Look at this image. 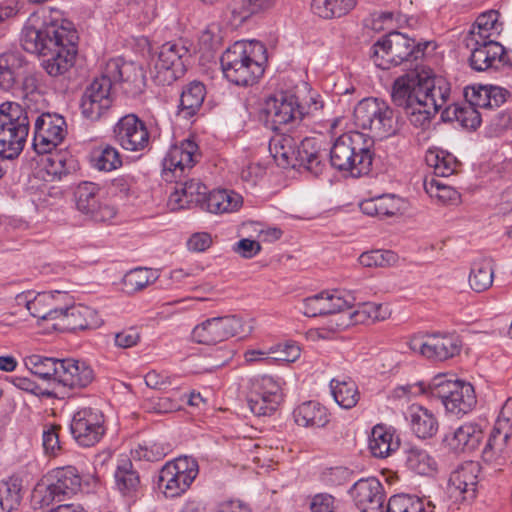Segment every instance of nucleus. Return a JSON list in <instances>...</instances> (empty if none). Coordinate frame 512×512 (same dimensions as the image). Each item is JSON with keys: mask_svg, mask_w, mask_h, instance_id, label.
<instances>
[{"mask_svg": "<svg viewBox=\"0 0 512 512\" xmlns=\"http://www.w3.org/2000/svg\"><path fill=\"white\" fill-rule=\"evenodd\" d=\"M449 93L444 79L436 77L430 69L416 67L395 79L391 97L396 106L403 108L413 126L426 129Z\"/></svg>", "mask_w": 512, "mask_h": 512, "instance_id": "f257e3e1", "label": "nucleus"}, {"mask_svg": "<svg viewBox=\"0 0 512 512\" xmlns=\"http://www.w3.org/2000/svg\"><path fill=\"white\" fill-rule=\"evenodd\" d=\"M78 34L68 20L44 23L41 27L26 24L21 45L29 53L42 56V67L51 77L68 72L75 63Z\"/></svg>", "mask_w": 512, "mask_h": 512, "instance_id": "f03ea898", "label": "nucleus"}, {"mask_svg": "<svg viewBox=\"0 0 512 512\" xmlns=\"http://www.w3.org/2000/svg\"><path fill=\"white\" fill-rule=\"evenodd\" d=\"M192 82L181 92L175 125L188 132L180 145H173L162 161V178L166 182L175 181V189L170 194L168 205L171 210L188 209L192 202Z\"/></svg>", "mask_w": 512, "mask_h": 512, "instance_id": "7ed1b4c3", "label": "nucleus"}, {"mask_svg": "<svg viewBox=\"0 0 512 512\" xmlns=\"http://www.w3.org/2000/svg\"><path fill=\"white\" fill-rule=\"evenodd\" d=\"M264 53L265 48L259 42H235L220 58L224 76L238 86L256 83L264 73Z\"/></svg>", "mask_w": 512, "mask_h": 512, "instance_id": "20e7f679", "label": "nucleus"}, {"mask_svg": "<svg viewBox=\"0 0 512 512\" xmlns=\"http://www.w3.org/2000/svg\"><path fill=\"white\" fill-rule=\"evenodd\" d=\"M373 140L364 133L352 131L337 137L330 148V164L352 177H360L371 171L374 152Z\"/></svg>", "mask_w": 512, "mask_h": 512, "instance_id": "39448f33", "label": "nucleus"}, {"mask_svg": "<svg viewBox=\"0 0 512 512\" xmlns=\"http://www.w3.org/2000/svg\"><path fill=\"white\" fill-rule=\"evenodd\" d=\"M252 329L250 324L236 315L211 317L194 326V341L206 345L207 355L212 358L208 365H195L198 368L197 372L212 371L223 366L224 361L217 359L213 354L218 352L214 346L231 337L244 338L252 332Z\"/></svg>", "mask_w": 512, "mask_h": 512, "instance_id": "423d86ee", "label": "nucleus"}, {"mask_svg": "<svg viewBox=\"0 0 512 512\" xmlns=\"http://www.w3.org/2000/svg\"><path fill=\"white\" fill-rule=\"evenodd\" d=\"M35 116L32 107L16 102H4L0 105V156L14 159L23 151L30 122Z\"/></svg>", "mask_w": 512, "mask_h": 512, "instance_id": "0eeeda50", "label": "nucleus"}, {"mask_svg": "<svg viewBox=\"0 0 512 512\" xmlns=\"http://www.w3.org/2000/svg\"><path fill=\"white\" fill-rule=\"evenodd\" d=\"M353 123L379 139L392 136L398 130L394 110L377 98H365L358 102L353 111Z\"/></svg>", "mask_w": 512, "mask_h": 512, "instance_id": "6e6552de", "label": "nucleus"}, {"mask_svg": "<svg viewBox=\"0 0 512 512\" xmlns=\"http://www.w3.org/2000/svg\"><path fill=\"white\" fill-rule=\"evenodd\" d=\"M430 397L437 398L447 412L460 416L470 412L477 403L474 387L461 380L435 376L429 384Z\"/></svg>", "mask_w": 512, "mask_h": 512, "instance_id": "1a4fd4ad", "label": "nucleus"}, {"mask_svg": "<svg viewBox=\"0 0 512 512\" xmlns=\"http://www.w3.org/2000/svg\"><path fill=\"white\" fill-rule=\"evenodd\" d=\"M372 58L377 67L388 70L407 61L414 54L420 53L415 41L403 33L391 31L380 38L372 47Z\"/></svg>", "mask_w": 512, "mask_h": 512, "instance_id": "9d476101", "label": "nucleus"}, {"mask_svg": "<svg viewBox=\"0 0 512 512\" xmlns=\"http://www.w3.org/2000/svg\"><path fill=\"white\" fill-rule=\"evenodd\" d=\"M35 116L33 148L38 154L50 153L63 142L67 134V124L63 116L57 113L43 112L32 108Z\"/></svg>", "mask_w": 512, "mask_h": 512, "instance_id": "9b49d317", "label": "nucleus"}, {"mask_svg": "<svg viewBox=\"0 0 512 512\" xmlns=\"http://www.w3.org/2000/svg\"><path fill=\"white\" fill-rule=\"evenodd\" d=\"M101 74L110 82L112 88L119 84L122 91L128 96L135 97L144 90V72L134 62H127L122 58L110 59Z\"/></svg>", "mask_w": 512, "mask_h": 512, "instance_id": "f8f14e48", "label": "nucleus"}, {"mask_svg": "<svg viewBox=\"0 0 512 512\" xmlns=\"http://www.w3.org/2000/svg\"><path fill=\"white\" fill-rule=\"evenodd\" d=\"M411 351L432 361H445L459 355L461 341L453 334H431L413 337L408 342Z\"/></svg>", "mask_w": 512, "mask_h": 512, "instance_id": "ddd939ff", "label": "nucleus"}, {"mask_svg": "<svg viewBox=\"0 0 512 512\" xmlns=\"http://www.w3.org/2000/svg\"><path fill=\"white\" fill-rule=\"evenodd\" d=\"M112 103L111 84L101 74L85 88L80 100L81 114L87 120L98 121L107 114Z\"/></svg>", "mask_w": 512, "mask_h": 512, "instance_id": "4468645a", "label": "nucleus"}, {"mask_svg": "<svg viewBox=\"0 0 512 512\" xmlns=\"http://www.w3.org/2000/svg\"><path fill=\"white\" fill-rule=\"evenodd\" d=\"M192 485V466L188 456L166 463L159 472L158 486L166 497H180Z\"/></svg>", "mask_w": 512, "mask_h": 512, "instance_id": "2eb2a0df", "label": "nucleus"}, {"mask_svg": "<svg viewBox=\"0 0 512 512\" xmlns=\"http://www.w3.org/2000/svg\"><path fill=\"white\" fill-rule=\"evenodd\" d=\"M70 429L79 445L94 446L104 435V416L98 409L90 407L80 409L74 414Z\"/></svg>", "mask_w": 512, "mask_h": 512, "instance_id": "dca6fc26", "label": "nucleus"}, {"mask_svg": "<svg viewBox=\"0 0 512 512\" xmlns=\"http://www.w3.org/2000/svg\"><path fill=\"white\" fill-rule=\"evenodd\" d=\"M281 401V387L271 376L265 375L253 381L248 406L255 415H271Z\"/></svg>", "mask_w": 512, "mask_h": 512, "instance_id": "f3484780", "label": "nucleus"}, {"mask_svg": "<svg viewBox=\"0 0 512 512\" xmlns=\"http://www.w3.org/2000/svg\"><path fill=\"white\" fill-rule=\"evenodd\" d=\"M479 472L478 462L467 461L459 465L449 477V498L455 503L472 501L476 497Z\"/></svg>", "mask_w": 512, "mask_h": 512, "instance_id": "a211bd4d", "label": "nucleus"}, {"mask_svg": "<svg viewBox=\"0 0 512 512\" xmlns=\"http://www.w3.org/2000/svg\"><path fill=\"white\" fill-rule=\"evenodd\" d=\"M113 133L116 142L127 151H142L149 145L146 124L135 114L123 116L114 126Z\"/></svg>", "mask_w": 512, "mask_h": 512, "instance_id": "6ab92c4d", "label": "nucleus"}, {"mask_svg": "<svg viewBox=\"0 0 512 512\" xmlns=\"http://www.w3.org/2000/svg\"><path fill=\"white\" fill-rule=\"evenodd\" d=\"M100 186L93 182H81L74 191L77 209L97 222L112 219L116 211L113 207L102 205L100 201Z\"/></svg>", "mask_w": 512, "mask_h": 512, "instance_id": "aec40b11", "label": "nucleus"}, {"mask_svg": "<svg viewBox=\"0 0 512 512\" xmlns=\"http://www.w3.org/2000/svg\"><path fill=\"white\" fill-rule=\"evenodd\" d=\"M354 297L340 290L323 291L303 300V314L308 317L326 316L355 306Z\"/></svg>", "mask_w": 512, "mask_h": 512, "instance_id": "412c9836", "label": "nucleus"}, {"mask_svg": "<svg viewBox=\"0 0 512 512\" xmlns=\"http://www.w3.org/2000/svg\"><path fill=\"white\" fill-rule=\"evenodd\" d=\"M194 194V206L210 213L233 212L243 203L242 196L234 191H209L203 184L197 185Z\"/></svg>", "mask_w": 512, "mask_h": 512, "instance_id": "4be33fe9", "label": "nucleus"}, {"mask_svg": "<svg viewBox=\"0 0 512 512\" xmlns=\"http://www.w3.org/2000/svg\"><path fill=\"white\" fill-rule=\"evenodd\" d=\"M50 478L52 481L46 486L41 501L43 505H49L55 500L62 501V497L77 493L81 487V477L72 466L55 470Z\"/></svg>", "mask_w": 512, "mask_h": 512, "instance_id": "5701e85b", "label": "nucleus"}, {"mask_svg": "<svg viewBox=\"0 0 512 512\" xmlns=\"http://www.w3.org/2000/svg\"><path fill=\"white\" fill-rule=\"evenodd\" d=\"M466 47L471 49L470 66L476 71H485L500 63L505 53L504 47L495 40H479L474 36H467Z\"/></svg>", "mask_w": 512, "mask_h": 512, "instance_id": "b1692460", "label": "nucleus"}, {"mask_svg": "<svg viewBox=\"0 0 512 512\" xmlns=\"http://www.w3.org/2000/svg\"><path fill=\"white\" fill-rule=\"evenodd\" d=\"M355 505L361 512H384V488L374 477L358 480L351 489Z\"/></svg>", "mask_w": 512, "mask_h": 512, "instance_id": "393cba45", "label": "nucleus"}, {"mask_svg": "<svg viewBox=\"0 0 512 512\" xmlns=\"http://www.w3.org/2000/svg\"><path fill=\"white\" fill-rule=\"evenodd\" d=\"M298 95L290 92H281L268 99L266 103L267 115L272 123V129L280 130V126L301 121L298 116Z\"/></svg>", "mask_w": 512, "mask_h": 512, "instance_id": "a878e982", "label": "nucleus"}, {"mask_svg": "<svg viewBox=\"0 0 512 512\" xmlns=\"http://www.w3.org/2000/svg\"><path fill=\"white\" fill-rule=\"evenodd\" d=\"M483 438L484 432L481 426L468 422L446 434L443 442L453 453H466L477 449Z\"/></svg>", "mask_w": 512, "mask_h": 512, "instance_id": "bb28decb", "label": "nucleus"}, {"mask_svg": "<svg viewBox=\"0 0 512 512\" xmlns=\"http://www.w3.org/2000/svg\"><path fill=\"white\" fill-rule=\"evenodd\" d=\"M464 96L471 106L489 111L504 104L510 97V92L499 86L478 85L466 88Z\"/></svg>", "mask_w": 512, "mask_h": 512, "instance_id": "cd10ccee", "label": "nucleus"}, {"mask_svg": "<svg viewBox=\"0 0 512 512\" xmlns=\"http://www.w3.org/2000/svg\"><path fill=\"white\" fill-rule=\"evenodd\" d=\"M326 153L320 150L319 142L316 138L306 137L301 140L299 145H296L295 150V163L292 167L303 166L309 172L318 176L322 174L326 165L324 158Z\"/></svg>", "mask_w": 512, "mask_h": 512, "instance_id": "c85d7f7f", "label": "nucleus"}, {"mask_svg": "<svg viewBox=\"0 0 512 512\" xmlns=\"http://www.w3.org/2000/svg\"><path fill=\"white\" fill-rule=\"evenodd\" d=\"M93 379V370L86 362L75 359H62L57 382L63 386L81 389L91 384Z\"/></svg>", "mask_w": 512, "mask_h": 512, "instance_id": "c756f323", "label": "nucleus"}, {"mask_svg": "<svg viewBox=\"0 0 512 512\" xmlns=\"http://www.w3.org/2000/svg\"><path fill=\"white\" fill-rule=\"evenodd\" d=\"M61 312L59 325L67 331L93 329L99 324L97 313L84 305L61 307Z\"/></svg>", "mask_w": 512, "mask_h": 512, "instance_id": "7c9ffc66", "label": "nucleus"}, {"mask_svg": "<svg viewBox=\"0 0 512 512\" xmlns=\"http://www.w3.org/2000/svg\"><path fill=\"white\" fill-rule=\"evenodd\" d=\"M190 55L184 47L175 44H165L161 47L155 67L160 70H171L172 76L181 77L186 71V62Z\"/></svg>", "mask_w": 512, "mask_h": 512, "instance_id": "2f4dec72", "label": "nucleus"}, {"mask_svg": "<svg viewBox=\"0 0 512 512\" xmlns=\"http://www.w3.org/2000/svg\"><path fill=\"white\" fill-rule=\"evenodd\" d=\"M293 418L298 426L322 428L329 422V413L327 408L319 402L306 401L294 409Z\"/></svg>", "mask_w": 512, "mask_h": 512, "instance_id": "473e14b6", "label": "nucleus"}, {"mask_svg": "<svg viewBox=\"0 0 512 512\" xmlns=\"http://www.w3.org/2000/svg\"><path fill=\"white\" fill-rule=\"evenodd\" d=\"M65 294L55 292L33 293L29 306V313L32 317L40 320H55L61 316V307L57 305V299Z\"/></svg>", "mask_w": 512, "mask_h": 512, "instance_id": "72a5a7b5", "label": "nucleus"}, {"mask_svg": "<svg viewBox=\"0 0 512 512\" xmlns=\"http://www.w3.org/2000/svg\"><path fill=\"white\" fill-rule=\"evenodd\" d=\"M400 447V439L384 425L373 427L369 438V449L374 457L386 458Z\"/></svg>", "mask_w": 512, "mask_h": 512, "instance_id": "f704fd0d", "label": "nucleus"}, {"mask_svg": "<svg viewBox=\"0 0 512 512\" xmlns=\"http://www.w3.org/2000/svg\"><path fill=\"white\" fill-rule=\"evenodd\" d=\"M483 117H487V115H483L467 102L450 105L441 114L443 121H457L462 127L472 130L480 126Z\"/></svg>", "mask_w": 512, "mask_h": 512, "instance_id": "c9c22d12", "label": "nucleus"}, {"mask_svg": "<svg viewBox=\"0 0 512 512\" xmlns=\"http://www.w3.org/2000/svg\"><path fill=\"white\" fill-rule=\"evenodd\" d=\"M409 419L412 431L418 438L426 439L436 434L438 421L427 408L412 405L409 409Z\"/></svg>", "mask_w": 512, "mask_h": 512, "instance_id": "e433bc0d", "label": "nucleus"}, {"mask_svg": "<svg viewBox=\"0 0 512 512\" xmlns=\"http://www.w3.org/2000/svg\"><path fill=\"white\" fill-rule=\"evenodd\" d=\"M297 140L287 133H277L269 142V151L278 166L292 167L295 163Z\"/></svg>", "mask_w": 512, "mask_h": 512, "instance_id": "4c0bfd02", "label": "nucleus"}, {"mask_svg": "<svg viewBox=\"0 0 512 512\" xmlns=\"http://www.w3.org/2000/svg\"><path fill=\"white\" fill-rule=\"evenodd\" d=\"M24 60L16 53L0 55V89L10 91L21 74Z\"/></svg>", "mask_w": 512, "mask_h": 512, "instance_id": "58836bf2", "label": "nucleus"}, {"mask_svg": "<svg viewBox=\"0 0 512 512\" xmlns=\"http://www.w3.org/2000/svg\"><path fill=\"white\" fill-rule=\"evenodd\" d=\"M494 279L493 262L491 259L484 258L474 262L469 274V285L477 293L488 290Z\"/></svg>", "mask_w": 512, "mask_h": 512, "instance_id": "ea45409f", "label": "nucleus"}, {"mask_svg": "<svg viewBox=\"0 0 512 512\" xmlns=\"http://www.w3.org/2000/svg\"><path fill=\"white\" fill-rule=\"evenodd\" d=\"M331 393L336 403L345 409L353 408L359 401V391L356 383L351 379H332Z\"/></svg>", "mask_w": 512, "mask_h": 512, "instance_id": "a19ab883", "label": "nucleus"}, {"mask_svg": "<svg viewBox=\"0 0 512 512\" xmlns=\"http://www.w3.org/2000/svg\"><path fill=\"white\" fill-rule=\"evenodd\" d=\"M117 488L123 495L134 494L140 486V477L129 459L122 460L115 471Z\"/></svg>", "mask_w": 512, "mask_h": 512, "instance_id": "79ce46f5", "label": "nucleus"}, {"mask_svg": "<svg viewBox=\"0 0 512 512\" xmlns=\"http://www.w3.org/2000/svg\"><path fill=\"white\" fill-rule=\"evenodd\" d=\"M357 0H312L313 12L325 19L346 15L356 6Z\"/></svg>", "mask_w": 512, "mask_h": 512, "instance_id": "37998d69", "label": "nucleus"}, {"mask_svg": "<svg viewBox=\"0 0 512 512\" xmlns=\"http://www.w3.org/2000/svg\"><path fill=\"white\" fill-rule=\"evenodd\" d=\"M62 359L32 355L27 358L26 366L30 371L42 379H54L58 381V372H60Z\"/></svg>", "mask_w": 512, "mask_h": 512, "instance_id": "c03bdc74", "label": "nucleus"}, {"mask_svg": "<svg viewBox=\"0 0 512 512\" xmlns=\"http://www.w3.org/2000/svg\"><path fill=\"white\" fill-rule=\"evenodd\" d=\"M426 163L434 169L436 177H448L457 172L460 163L450 153L429 150L425 157Z\"/></svg>", "mask_w": 512, "mask_h": 512, "instance_id": "a18cd8bd", "label": "nucleus"}, {"mask_svg": "<svg viewBox=\"0 0 512 512\" xmlns=\"http://www.w3.org/2000/svg\"><path fill=\"white\" fill-rule=\"evenodd\" d=\"M498 18L499 13L496 10H489L482 14H480L472 29L470 30L468 36H474L479 40H492L491 36L493 32H497L498 30Z\"/></svg>", "mask_w": 512, "mask_h": 512, "instance_id": "49530a36", "label": "nucleus"}, {"mask_svg": "<svg viewBox=\"0 0 512 512\" xmlns=\"http://www.w3.org/2000/svg\"><path fill=\"white\" fill-rule=\"evenodd\" d=\"M509 438L505 437L502 432L493 429L482 451L483 460L488 463L501 464V461L505 458V447Z\"/></svg>", "mask_w": 512, "mask_h": 512, "instance_id": "de8ad7c7", "label": "nucleus"}, {"mask_svg": "<svg viewBox=\"0 0 512 512\" xmlns=\"http://www.w3.org/2000/svg\"><path fill=\"white\" fill-rule=\"evenodd\" d=\"M22 499L21 485L17 480L0 482V512H12Z\"/></svg>", "mask_w": 512, "mask_h": 512, "instance_id": "09e8293b", "label": "nucleus"}, {"mask_svg": "<svg viewBox=\"0 0 512 512\" xmlns=\"http://www.w3.org/2000/svg\"><path fill=\"white\" fill-rule=\"evenodd\" d=\"M406 465L407 467L420 474L426 475L434 469V460L428 455V453L417 447H410L406 451Z\"/></svg>", "mask_w": 512, "mask_h": 512, "instance_id": "8fccbe9b", "label": "nucleus"}, {"mask_svg": "<svg viewBox=\"0 0 512 512\" xmlns=\"http://www.w3.org/2000/svg\"><path fill=\"white\" fill-rule=\"evenodd\" d=\"M351 309L352 308L342 309L341 311L326 315V323L319 328V335L325 338L327 337L324 335L325 332L336 333L348 328L351 325H355Z\"/></svg>", "mask_w": 512, "mask_h": 512, "instance_id": "3c124183", "label": "nucleus"}, {"mask_svg": "<svg viewBox=\"0 0 512 512\" xmlns=\"http://www.w3.org/2000/svg\"><path fill=\"white\" fill-rule=\"evenodd\" d=\"M398 256L391 250H371L359 256V263L364 267H390L397 263Z\"/></svg>", "mask_w": 512, "mask_h": 512, "instance_id": "603ef678", "label": "nucleus"}, {"mask_svg": "<svg viewBox=\"0 0 512 512\" xmlns=\"http://www.w3.org/2000/svg\"><path fill=\"white\" fill-rule=\"evenodd\" d=\"M385 512H427L423 502L410 495L397 494L389 498Z\"/></svg>", "mask_w": 512, "mask_h": 512, "instance_id": "864d4df0", "label": "nucleus"}, {"mask_svg": "<svg viewBox=\"0 0 512 512\" xmlns=\"http://www.w3.org/2000/svg\"><path fill=\"white\" fill-rule=\"evenodd\" d=\"M155 279L156 277L151 269L136 268L124 276L123 283L129 293H134L144 289Z\"/></svg>", "mask_w": 512, "mask_h": 512, "instance_id": "5fc2aeb1", "label": "nucleus"}, {"mask_svg": "<svg viewBox=\"0 0 512 512\" xmlns=\"http://www.w3.org/2000/svg\"><path fill=\"white\" fill-rule=\"evenodd\" d=\"M93 165L100 171H112L122 165L118 150L110 145L105 146L99 153H94Z\"/></svg>", "mask_w": 512, "mask_h": 512, "instance_id": "6e6d98bb", "label": "nucleus"}, {"mask_svg": "<svg viewBox=\"0 0 512 512\" xmlns=\"http://www.w3.org/2000/svg\"><path fill=\"white\" fill-rule=\"evenodd\" d=\"M424 186L431 197H435L443 203H451L459 199V193L454 188L435 178L425 181Z\"/></svg>", "mask_w": 512, "mask_h": 512, "instance_id": "4d7b16f0", "label": "nucleus"}, {"mask_svg": "<svg viewBox=\"0 0 512 512\" xmlns=\"http://www.w3.org/2000/svg\"><path fill=\"white\" fill-rule=\"evenodd\" d=\"M298 116L301 121L309 115L314 114L323 108V102L317 93H310L308 96L300 98L298 95Z\"/></svg>", "mask_w": 512, "mask_h": 512, "instance_id": "13d9d810", "label": "nucleus"}, {"mask_svg": "<svg viewBox=\"0 0 512 512\" xmlns=\"http://www.w3.org/2000/svg\"><path fill=\"white\" fill-rule=\"evenodd\" d=\"M497 432H502L505 437L512 435V397L508 398L503 404L494 428Z\"/></svg>", "mask_w": 512, "mask_h": 512, "instance_id": "bf43d9fd", "label": "nucleus"}, {"mask_svg": "<svg viewBox=\"0 0 512 512\" xmlns=\"http://www.w3.org/2000/svg\"><path fill=\"white\" fill-rule=\"evenodd\" d=\"M274 359L284 362H294L301 354L300 347L292 342L280 343L271 348Z\"/></svg>", "mask_w": 512, "mask_h": 512, "instance_id": "052dcab7", "label": "nucleus"}, {"mask_svg": "<svg viewBox=\"0 0 512 512\" xmlns=\"http://www.w3.org/2000/svg\"><path fill=\"white\" fill-rule=\"evenodd\" d=\"M22 89L25 93L22 106L31 107L32 102L38 101L42 96L38 90V77L35 74H28L23 78Z\"/></svg>", "mask_w": 512, "mask_h": 512, "instance_id": "680f3d73", "label": "nucleus"}, {"mask_svg": "<svg viewBox=\"0 0 512 512\" xmlns=\"http://www.w3.org/2000/svg\"><path fill=\"white\" fill-rule=\"evenodd\" d=\"M168 449L167 445L154 442L139 446L136 453L139 458H144L147 461H159L167 454Z\"/></svg>", "mask_w": 512, "mask_h": 512, "instance_id": "e2e57ef3", "label": "nucleus"}, {"mask_svg": "<svg viewBox=\"0 0 512 512\" xmlns=\"http://www.w3.org/2000/svg\"><path fill=\"white\" fill-rule=\"evenodd\" d=\"M216 44L214 32L209 27L206 28L199 37L200 50L203 51L200 61L211 62L214 60Z\"/></svg>", "mask_w": 512, "mask_h": 512, "instance_id": "0e129e2a", "label": "nucleus"}, {"mask_svg": "<svg viewBox=\"0 0 512 512\" xmlns=\"http://www.w3.org/2000/svg\"><path fill=\"white\" fill-rule=\"evenodd\" d=\"M273 5L274 0H241V13L246 18L269 10Z\"/></svg>", "mask_w": 512, "mask_h": 512, "instance_id": "69168bd1", "label": "nucleus"}, {"mask_svg": "<svg viewBox=\"0 0 512 512\" xmlns=\"http://www.w3.org/2000/svg\"><path fill=\"white\" fill-rule=\"evenodd\" d=\"M140 338V333L135 328H128L116 333L114 342L117 347L128 349L136 346Z\"/></svg>", "mask_w": 512, "mask_h": 512, "instance_id": "338daca9", "label": "nucleus"}, {"mask_svg": "<svg viewBox=\"0 0 512 512\" xmlns=\"http://www.w3.org/2000/svg\"><path fill=\"white\" fill-rule=\"evenodd\" d=\"M311 512H334L335 498L328 493L316 494L310 503Z\"/></svg>", "mask_w": 512, "mask_h": 512, "instance_id": "774afa93", "label": "nucleus"}]
</instances>
